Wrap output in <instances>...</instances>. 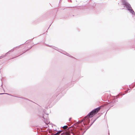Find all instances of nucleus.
Masks as SVG:
<instances>
[{
  "mask_svg": "<svg viewBox=\"0 0 135 135\" xmlns=\"http://www.w3.org/2000/svg\"><path fill=\"white\" fill-rule=\"evenodd\" d=\"M62 132V131H60L59 132H57V133H58V134H59H59L60 133H61Z\"/></svg>",
  "mask_w": 135,
  "mask_h": 135,
  "instance_id": "6",
  "label": "nucleus"
},
{
  "mask_svg": "<svg viewBox=\"0 0 135 135\" xmlns=\"http://www.w3.org/2000/svg\"><path fill=\"white\" fill-rule=\"evenodd\" d=\"M131 13H132L133 14H135V13H134V12L133 11V10L132 8L131 9V10H130L129 11Z\"/></svg>",
  "mask_w": 135,
  "mask_h": 135,
  "instance_id": "4",
  "label": "nucleus"
},
{
  "mask_svg": "<svg viewBox=\"0 0 135 135\" xmlns=\"http://www.w3.org/2000/svg\"><path fill=\"white\" fill-rule=\"evenodd\" d=\"M68 128V126H64L63 127V129H66Z\"/></svg>",
  "mask_w": 135,
  "mask_h": 135,
  "instance_id": "5",
  "label": "nucleus"
},
{
  "mask_svg": "<svg viewBox=\"0 0 135 135\" xmlns=\"http://www.w3.org/2000/svg\"><path fill=\"white\" fill-rule=\"evenodd\" d=\"M73 135V134L72 133H68L63 134L62 135Z\"/></svg>",
  "mask_w": 135,
  "mask_h": 135,
  "instance_id": "3",
  "label": "nucleus"
},
{
  "mask_svg": "<svg viewBox=\"0 0 135 135\" xmlns=\"http://www.w3.org/2000/svg\"><path fill=\"white\" fill-rule=\"evenodd\" d=\"M100 107H98L91 111L88 114L87 116L84 118L83 120H85L87 119L88 118L93 117L99 111L101 108Z\"/></svg>",
  "mask_w": 135,
  "mask_h": 135,
  "instance_id": "1",
  "label": "nucleus"
},
{
  "mask_svg": "<svg viewBox=\"0 0 135 135\" xmlns=\"http://www.w3.org/2000/svg\"><path fill=\"white\" fill-rule=\"evenodd\" d=\"M55 135H59V134H58V133H56L55 134Z\"/></svg>",
  "mask_w": 135,
  "mask_h": 135,
  "instance_id": "7",
  "label": "nucleus"
},
{
  "mask_svg": "<svg viewBox=\"0 0 135 135\" xmlns=\"http://www.w3.org/2000/svg\"><path fill=\"white\" fill-rule=\"evenodd\" d=\"M124 5L126 6L128 10L129 11L131 10V9L132 8V7L129 5H128L126 3H125Z\"/></svg>",
  "mask_w": 135,
  "mask_h": 135,
  "instance_id": "2",
  "label": "nucleus"
}]
</instances>
